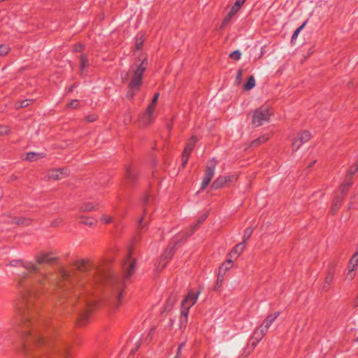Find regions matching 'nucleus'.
<instances>
[{"mask_svg": "<svg viewBox=\"0 0 358 358\" xmlns=\"http://www.w3.org/2000/svg\"><path fill=\"white\" fill-rule=\"evenodd\" d=\"M11 266L22 267L28 272H36L31 279V283L22 293L21 301L16 305V313L21 320L20 335V342L16 345V351L23 355L29 352V345H44L48 350L52 348L49 338L43 336V324L36 321L38 308L41 297L50 282L48 274L38 272V266L32 262H23L22 260H13Z\"/></svg>", "mask_w": 358, "mask_h": 358, "instance_id": "1", "label": "nucleus"}, {"mask_svg": "<svg viewBox=\"0 0 358 358\" xmlns=\"http://www.w3.org/2000/svg\"><path fill=\"white\" fill-rule=\"evenodd\" d=\"M136 260L131 257L129 250L122 266L124 271V279L109 271L94 267L88 260L76 262L71 271H62L61 278L65 283L72 286H86L105 284L110 294L109 306L113 310H117L122 301V294L125 287V281L134 273Z\"/></svg>", "mask_w": 358, "mask_h": 358, "instance_id": "2", "label": "nucleus"}, {"mask_svg": "<svg viewBox=\"0 0 358 358\" xmlns=\"http://www.w3.org/2000/svg\"><path fill=\"white\" fill-rule=\"evenodd\" d=\"M148 66V59L133 64L129 71H122L120 78L123 83H128L127 97L132 99L135 94L141 90L143 83V75Z\"/></svg>", "mask_w": 358, "mask_h": 358, "instance_id": "3", "label": "nucleus"}, {"mask_svg": "<svg viewBox=\"0 0 358 358\" xmlns=\"http://www.w3.org/2000/svg\"><path fill=\"white\" fill-rule=\"evenodd\" d=\"M271 113L267 106H262L253 112L252 124L255 127H259L269 121Z\"/></svg>", "mask_w": 358, "mask_h": 358, "instance_id": "4", "label": "nucleus"}, {"mask_svg": "<svg viewBox=\"0 0 358 358\" xmlns=\"http://www.w3.org/2000/svg\"><path fill=\"white\" fill-rule=\"evenodd\" d=\"M217 162L213 159L208 162L205 175L201 185V189H204L210 184L215 175V169Z\"/></svg>", "mask_w": 358, "mask_h": 358, "instance_id": "5", "label": "nucleus"}, {"mask_svg": "<svg viewBox=\"0 0 358 358\" xmlns=\"http://www.w3.org/2000/svg\"><path fill=\"white\" fill-rule=\"evenodd\" d=\"M159 96V93H156L154 95L152 103L148 106L145 112L142 115L141 117V122L143 124H149L152 122L155 106L158 100Z\"/></svg>", "mask_w": 358, "mask_h": 358, "instance_id": "6", "label": "nucleus"}, {"mask_svg": "<svg viewBox=\"0 0 358 358\" xmlns=\"http://www.w3.org/2000/svg\"><path fill=\"white\" fill-rule=\"evenodd\" d=\"M201 292V289L198 290L196 292H194L193 291L190 290L187 293L185 299L182 301L180 308L185 310L186 309L187 310L189 311L190 308L192 306H194L197 301L198 297Z\"/></svg>", "mask_w": 358, "mask_h": 358, "instance_id": "7", "label": "nucleus"}, {"mask_svg": "<svg viewBox=\"0 0 358 358\" xmlns=\"http://www.w3.org/2000/svg\"><path fill=\"white\" fill-rule=\"evenodd\" d=\"M81 301L85 306L80 314V323L83 325L88 320L90 312L94 307V303L92 301L87 300L84 296H82Z\"/></svg>", "mask_w": 358, "mask_h": 358, "instance_id": "8", "label": "nucleus"}, {"mask_svg": "<svg viewBox=\"0 0 358 358\" xmlns=\"http://www.w3.org/2000/svg\"><path fill=\"white\" fill-rule=\"evenodd\" d=\"M358 171V161L356 162L349 169L345 182L340 187L341 193L343 195L352 185V176Z\"/></svg>", "mask_w": 358, "mask_h": 358, "instance_id": "9", "label": "nucleus"}, {"mask_svg": "<svg viewBox=\"0 0 358 358\" xmlns=\"http://www.w3.org/2000/svg\"><path fill=\"white\" fill-rule=\"evenodd\" d=\"M310 134L308 131H303L300 133L293 141L292 143V150H298L301 146L308 142L310 139Z\"/></svg>", "mask_w": 358, "mask_h": 358, "instance_id": "10", "label": "nucleus"}, {"mask_svg": "<svg viewBox=\"0 0 358 358\" xmlns=\"http://www.w3.org/2000/svg\"><path fill=\"white\" fill-rule=\"evenodd\" d=\"M353 271H358V251L350 260L346 279L352 280L354 278L355 275L352 274Z\"/></svg>", "mask_w": 358, "mask_h": 358, "instance_id": "11", "label": "nucleus"}, {"mask_svg": "<svg viewBox=\"0 0 358 358\" xmlns=\"http://www.w3.org/2000/svg\"><path fill=\"white\" fill-rule=\"evenodd\" d=\"M244 3V0H236L235 1L228 15L224 17L222 25L227 24L231 20V17L240 10Z\"/></svg>", "mask_w": 358, "mask_h": 358, "instance_id": "12", "label": "nucleus"}, {"mask_svg": "<svg viewBox=\"0 0 358 358\" xmlns=\"http://www.w3.org/2000/svg\"><path fill=\"white\" fill-rule=\"evenodd\" d=\"M280 312H275L274 313L269 314L262 322V324L259 326L262 328V329L268 331L271 325L273 323V322L278 318L280 315Z\"/></svg>", "mask_w": 358, "mask_h": 358, "instance_id": "13", "label": "nucleus"}, {"mask_svg": "<svg viewBox=\"0 0 358 358\" xmlns=\"http://www.w3.org/2000/svg\"><path fill=\"white\" fill-rule=\"evenodd\" d=\"M175 252V248L172 245H169L164 253L160 257V264H162V267L164 268L166 264V261L170 259Z\"/></svg>", "mask_w": 358, "mask_h": 358, "instance_id": "14", "label": "nucleus"}, {"mask_svg": "<svg viewBox=\"0 0 358 358\" xmlns=\"http://www.w3.org/2000/svg\"><path fill=\"white\" fill-rule=\"evenodd\" d=\"M246 244L241 242L236 245L229 253L231 259L237 258L245 249Z\"/></svg>", "mask_w": 358, "mask_h": 358, "instance_id": "15", "label": "nucleus"}, {"mask_svg": "<svg viewBox=\"0 0 358 358\" xmlns=\"http://www.w3.org/2000/svg\"><path fill=\"white\" fill-rule=\"evenodd\" d=\"M55 259L51 253H42L36 257L38 264H43L45 263H50Z\"/></svg>", "mask_w": 358, "mask_h": 358, "instance_id": "16", "label": "nucleus"}, {"mask_svg": "<svg viewBox=\"0 0 358 358\" xmlns=\"http://www.w3.org/2000/svg\"><path fill=\"white\" fill-rule=\"evenodd\" d=\"M266 333L267 331L262 329V327H258L255 331L252 337V340L253 341L252 345L255 346L264 338Z\"/></svg>", "mask_w": 358, "mask_h": 358, "instance_id": "17", "label": "nucleus"}, {"mask_svg": "<svg viewBox=\"0 0 358 358\" xmlns=\"http://www.w3.org/2000/svg\"><path fill=\"white\" fill-rule=\"evenodd\" d=\"M189 310L180 308V315L179 319V327L180 329L184 330L188 322Z\"/></svg>", "mask_w": 358, "mask_h": 358, "instance_id": "18", "label": "nucleus"}, {"mask_svg": "<svg viewBox=\"0 0 358 358\" xmlns=\"http://www.w3.org/2000/svg\"><path fill=\"white\" fill-rule=\"evenodd\" d=\"M334 272H335L334 267L329 268V269L327 272V274L326 275L325 280H324V282L323 285V289H327L329 287V286L334 279Z\"/></svg>", "mask_w": 358, "mask_h": 358, "instance_id": "19", "label": "nucleus"}, {"mask_svg": "<svg viewBox=\"0 0 358 358\" xmlns=\"http://www.w3.org/2000/svg\"><path fill=\"white\" fill-rule=\"evenodd\" d=\"M8 222H10L12 224H18V225L28 226L31 224V221L30 219H27L24 217H20L10 218V220H8Z\"/></svg>", "mask_w": 358, "mask_h": 358, "instance_id": "20", "label": "nucleus"}, {"mask_svg": "<svg viewBox=\"0 0 358 358\" xmlns=\"http://www.w3.org/2000/svg\"><path fill=\"white\" fill-rule=\"evenodd\" d=\"M225 184L226 178L224 176H219L213 181L211 187L216 189L224 187Z\"/></svg>", "mask_w": 358, "mask_h": 358, "instance_id": "21", "label": "nucleus"}, {"mask_svg": "<svg viewBox=\"0 0 358 358\" xmlns=\"http://www.w3.org/2000/svg\"><path fill=\"white\" fill-rule=\"evenodd\" d=\"M197 141V139L195 136H192L190 139L188 141V142L186 144V146L185 148L184 152L188 154H190L193 148H194L196 143Z\"/></svg>", "mask_w": 358, "mask_h": 358, "instance_id": "22", "label": "nucleus"}, {"mask_svg": "<svg viewBox=\"0 0 358 358\" xmlns=\"http://www.w3.org/2000/svg\"><path fill=\"white\" fill-rule=\"evenodd\" d=\"M45 157V154L41 152H28L27 154L26 159L28 161H36Z\"/></svg>", "mask_w": 358, "mask_h": 358, "instance_id": "23", "label": "nucleus"}, {"mask_svg": "<svg viewBox=\"0 0 358 358\" xmlns=\"http://www.w3.org/2000/svg\"><path fill=\"white\" fill-rule=\"evenodd\" d=\"M255 79L253 76H250L248 80V81L243 85V90L249 91L252 90L255 86Z\"/></svg>", "mask_w": 358, "mask_h": 358, "instance_id": "24", "label": "nucleus"}, {"mask_svg": "<svg viewBox=\"0 0 358 358\" xmlns=\"http://www.w3.org/2000/svg\"><path fill=\"white\" fill-rule=\"evenodd\" d=\"M342 200V196H336L335 200L334 201V203L331 208V212L334 215L336 213L338 209L341 206V203Z\"/></svg>", "mask_w": 358, "mask_h": 358, "instance_id": "25", "label": "nucleus"}, {"mask_svg": "<svg viewBox=\"0 0 358 358\" xmlns=\"http://www.w3.org/2000/svg\"><path fill=\"white\" fill-rule=\"evenodd\" d=\"M94 209H96V206L92 202L84 203L80 207V210L82 212L91 211Z\"/></svg>", "mask_w": 358, "mask_h": 358, "instance_id": "26", "label": "nucleus"}, {"mask_svg": "<svg viewBox=\"0 0 358 358\" xmlns=\"http://www.w3.org/2000/svg\"><path fill=\"white\" fill-rule=\"evenodd\" d=\"M233 265L232 259L229 258L225 262H224L220 267V272L223 271L224 274L229 271Z\"/></svg>", "mask_w": 358, "mask_h": 358, "instance_id": "27", "label": "nucleus"}, {"mask_svg": "<svg viewBox=\"0 0 358 358\" xmlns=\"http://www.w3.org/2000/svg\"><path fill=\"white\" fill-rule=\"evenodd\" d=\"M144 43V38L142 34H138L136 36V48L140 50Z\"/></svg>", "mask_w": 358, "mask_h": 358, "instance_id": "28", "label": "nucleus"}, {"mask_svg": "<svg viewBox=\"0 0 358 358\" xmlns=\"http://www.w3.org/2000/svg\"><path fill=\"white\" fill-rule=\"evenodd\" d=\"M55 352L59 355L60 358H66L68 356V348L66 346L63 347L62 349H56Z\"/></svg>", "mask_w": 358, "mask_h": 358, "instance_id": "29", "label": "nucleus"}, {"mask_svg": "<svg viewBox=\"0 0 358 358\" xmlns=\"http://www.w3.org/2000/svg\"><path fill=\"white\" fill-rule=\"evenodd\" d=\"M252 229L250 227H248L244 231L243 236V241L246 244V241L250 238L251 236V234H252Z\"/></svg>", "mask_w": 358, "mask_h": 358, "instance_id": "30", "label": "nucleus"}, {"mask_svg": "<svg viewBox=\"0 0 358 358\" xmlns=\"http://www.w3.org/2000/svg\"><path fill=\"white\" fill-rule=\"evenodd\" d=\"M82 224H85V225H88V226H93L94 224V220L92 218H89V217H80V221Z\"/></svg>", "mask_w": 358, "mask_h": 358, "instance_id": "31", "label": "nucleus"}, {"mask_svg": "<svg viewBox=\"0 0 358 358\" xmlns=\"http://www.w3.org/2000/svg\"><path fill=\"white\" fill-rule=\"evenodd\" d=\"M269 138V136L268 135H263L262 136L257 138L252 142V144L255 145H259L260 143H264L267 141Z\"/></svg>", "mask_w": 358, "mask_h": 358, "instance_id": "32", "label": "nucleus"}, {"mask_svg": "<svg viewBox=\"0 0 358 358\" xmlns=\"http://www.w3.org/2000/svg\"><path fill=\"white\" fill-rule=\"evenodd\" d=\"M10 51V48L7 45H0V56H6Z\"/></svg>", "mask_w": 358, "mask_h": 358, "instance_id": "33", "label": "nucleus"}, {"mask_svg": "<svg viewBox=\"0 0 358 358\" xmlns=\"http://www.w3.org/2000/svg\"><path fill=\"white\" fill-rule=\"evenodd\" d=\"M241 52L238 50L232 52L229 55V57L236 61L239 60L241 59Z\"/></svg>", "mask_w": 358, "mask_h": 358, "instance_id": "34", "label": "nucleus"}, {"mask_svg": "<svg viewBox=\"0 0 358 358\" xmlns=\"http://www.w3.org/2000/svg\"><path fill=\"white\" fill-rule=\"evenodd\" d=\"M307 22V20L305 21L299 27H298L295 31L292 34V39H294V38H296L299 32L303 29V27H305L306 24Z\"/></svg>", "mask_w": 358, "mask_h": 358, "instance_id": "35", "label": "nucleus"}, {"mask_svg": "<svg viewBox=\"0 0 358 358\" xmlns=\"http://www.w3.org/2000/svg\"><path fill=\"white\" fill-rule=\"evenodd\" d=\"M80 59H81L80 72H81V73H83L84 69L87 65V57L84 55H81Z\"/></svg>", "mask_w": 358, "mask_h": 358, "instance_id": "36", "label": "nucleus"}, {"mask_svg": "<svg viewBox=\"0 0 358 358\" xmlns=\"http://www.w3.org/2000/svg\"><path fill=\"white\" fill-rule=\"evenodd\" d=\"M135 176H136V171L134 169H131V168L127 169V176L129 179H130V180L134 179Z\"/></svg>", "mask_w": 358, "mask_h": 358, "instance_id": "37", "label": "nucleus"}, {"mask_svg": "<svg viewBox=\"0 0 358 358\" xmlns=\"http://www.w3.org/2000/svg\"><path fill=\"white\" fill-rule=\"evenodd\" d=\"M62 172L59 171H53L50 173V178L55 180H60L62 178L59 176L62 174Z\"/></svg>", "mask_w": 358, "mask_h": 358, "instance_id": "38", "label": "nucleus"}, {"mask_svg": "<svg viewBox=\"0 0 358 358\" xmlns=\"http://www.w3.org/2000/svg\"><path fill=\"white\" fill-rule=\"evenodd\" d=\"M206 217L207 215H205L202 219L198 220L197 222L194 226L192 227V230L189 236L194 233L195 229L206 219Z\"/></svg>", "mask_w": 358, "mask_h": 358, "instance_id": "39", "label": "nucleus"}, {"mask_svg": "<svg viewBox=\"0 0 358 358\" xmlns=\"http://www.w3.org/2000/svg\"><path fill=\"white\" fill-rule=\"evenodd\" d=\"M189 155L190 154H188V153H186V152H183L182 155V166H185L186 165V164L187 163Z\"/></svg>", "mask_w": 358, "mask_h": 358, "instance_id": "40", "label": "nucleus"}, {"mask_svg": "<svg viewBox=\"0 0 358 358\" xmlns=\"http://www.w3.org/2000/svg\"><path fill=\"white\" fill-rule=\"evenodd\" d=\"M242 76H243V70L239 69L237 71L236 76V82L237 84H240L242 80Z\"/></svg>", "mask_w": 358, "mask_h": 358, "instance_id": "41", "label": "nucleus"}, {"mask_svg": "<svg viewBox=\"0 0 358 358\" xmlns=\"http://www.w3.org/2000/svg\"><path fill=\"white\" fill-rule=\"evenodd\" d=\"M101 220L104 224H109L112 222L113 217L109 215H103Z\"/></svg>", "mask_w": 358, "mask_h": 358, "instance_id": "42", "label": "nucleus"}, {"mask_svg": "<svg viewBox=\"0 0 358 358\" xmlns=\"http://www.w3.org/2000/svg\"><path fill=\"white\" fill-rule=\"evenodd\" d=\"M226 178V184L228 182H232L237 180V176L235 175H231L227 176H224Z\"/></svg>", "mask_w": 358, "mask_h": 358, "instance_id": "43", "label": "nucleus"}, {"mask_svg": "<svg viewBox=\"0 0 358 358\" xmlns=\"http://www.w3.org/2000/svg\"><path fill=\"white\" fill-rule=\"evenodd\" d=\"M33 101L31 99H24L20 101V107L25 108L30 105Z\"/></svg>", "mask_w": 358, "mask_h": 358, "instance_id": "44", "label": "nucleus"}, {"mask_svg": "<svg viewBox=\"0 0 358 358\" xmlns=\"http://www.w3.org/2000/svg\"><path fill=\"white\" fill-rule=\"evenodd\" d=\"M9 132V129L3 125H0V135H6L8 134Z\"/></svg>", "mask_w": 358, "mask_h": 358, "instance_id": "45", "label": "nucleus"}, {"mask_svg": "<svg viewBox=\"0 0 358 358\" xmlns=\"http://www.w3.org/2000/svg\"><path fill=\"white\" fill-rule=\"evenodd\" d=\"M78 105H79L78 101L75 99V100H72L71 101V103L69 104V106L73 108H77Z\"/></svg>", "mask_w": 358, "mask_h": 358, "instance_id": "46", "label": "nucleus"}, {"mask_svg": "<svg viewBox=\"0 0 358 358\" xmlns=\"http://www.w3.org/2000/svg\"><path fill=\"white\" fill-rule=\"evenodd\" d=\"M85 120L89 122H92L96 120V116L95 115H90L85 117Z\"/></svg>", "mask_w": 358, "mask_h": 358, "instance_id": "47", "label": "nucleus"}, {"mask_svg": "<svg viewBox=\"0 0 358 358\" xmlns=\"http://www.w3.org/2000/svg\"><path fill=\"white\" fill-rule=\"evenodd\" d=\"M224 278V273L222 275L221 272L217 275V284H221Z\"/></svg>", "mask_w": 358, "mask_h": 358, "instance_id": "48", "label": "nucleus"}, {"mask_svg": "<svg viewBox=\"0 0 358 358\" xmlns=\"http://www.w3.org/2000/svg\"><path fill=\"white\" fill-rule=\"evenodd\" d=\"M83 49V45L82 44H78L75 46L74 50L76 52H80Z\"/></svg>", "mask_w": 358, "mask_h": 358, "instance_id": "49", "label": "nucleus"}, {"mask_svg": "<svg viewBox=\"0 0 358 358\" xmlns=\"http://www.w3.org/2000/svg\"><path fill=\"white\" fill-rule=\"evenodd\" d=\"M185 343H186V341H184L182 343H181L179 346H178V348H179V351H181L182 349L184 348V346L185 345Z\"/></svg>", "mask_w": 358, "mask_h": 358, "instance_id": "50", "label": "nucleus"}, {"mask_svg": "<svg viewBox=\"0 0 358 358\" xmlns=\"http://www.w3.org/2000/svg\"><path fill=\"white\" fill-rule=\"evenodd\" d=\"M149 199H149V196H146L143 199V202H144L145 203H148Z\"/></svg>", "mask_w": 358, "mask_h": 358, "instance_id": "51", "label": "nucleus"}, {"mask_svg": "<svg viewBox=\"0 0 358 358\" xmlns=\"http://www.w3.org/2000/svg\"><path fill=\"white\" fill-rule=\"evenodd\" d=\"M181 351H179V348H178L177 354L175 358H179Z\"/></svg>", "mask_w": 358, "mask_h": 358, "instance_id": "52", "label": "nucleus"}, {"mask_svg": "<svg viewBox=\"0 0 358 358\" xmlns=\"http://www.w3.org/2000/svg\"><path fill=\"white\" fill-rule=\"evenodd\" d=\"M153 331H154V329H152L148 336V337L150 338V339L152 338V334Z\"/></svg>", "mask_w": 358, "mask_h": 358, "instance_id": "53", "label": "nucleus"}, {"mask_svg": "<svg viewBox=\"0 0 358 358\" xmlns=\"http://www.w3.org/2000/svg\"><path fill=\"white\" fill-rule=\"evenodd\" d=\"M138 348V346H137L135 349H132L131 351V353L134 354L136 352V351L137 350Z\"/></svg>", "mask_w": 358, "mask_h": 358, "instance_id": "54", "label": "nucleus"}, {"mask_svg": "<svg viewBox=\"0 0 358 358\" xmlns=\"http://www.w3.org/2000/svg\"><path fill=\"white\" fill-rule=\"evenodd\" d=\"M315 162H316V161H315V160L313 161V162L310 164L309 167H310V166H312L313 164H315Z\"/></svg>", "mask_w": 358, "mask_h": 358, "instance_id": "55", "label": "nucleus"}, {"mask_svg": "<svg viewBox=\"0 0 358 358\" xmlns=\"http://www.w3.org/2000/svg\"><path fill=\"white\" fill-rule=\"evenodd\" d=\"M143 217H142L141 219H140L139 220V224H141L142 222H143Z\"/></svg>", "mask_w": 358, "mask_h": 358, "instance_id": "56", "label": "nucleus"}, {"mask_svg": "<svg viewBox=\"0 0 358 358\" xmlns=\"http://www.w3.org/2000/svg\"><path fill=\"white\" fill-rule=\"evenodd\" d=\"M130 119H131V117H130V115H128V121H129V120H130Z\"/></svg>", "mask_w": 358, "mask_h": 358, "instance_id": "57", "label": "nucleus"}, {"mask_svg": "<svg viewBox=\"0 0 358 358\" xmlns=\"http://www.w3.org/2000/svg\"><path fill=\"white\" fill-rule=\"evenodd\" d=\"M73 90V87H71L69 90L71 91Z\"/></svg>", "mask_w": 358, "mask_h": 358, "instance_id": "58", "label": "nucleus"}, {"mask_svg": "<svg viewBox=\"0 0 358 358\" xmlns=\"http://www.w3.org/2000/svg\"><path fill=\"white\" fill-rule=\"evenodd\" d=\"M357 341H358V336H357Z\"/></svg>", "mask_w": 358, "mask_h": 358, "instance_id": "59", "label": "nucleus"}, {"mask_svg": "<svg viewBox=\"0 0 358 358\" xmlns=\"http://www.w3.org/2000/svg\"><path fill=\"white\" fill-rule=\"evenodd\" d=\"M246 0H244V2H245Z\"/></svg>", "mask_w": 358, "mask_h": 358, "instance_id": "60", "label": "nucleus"}, {"mask_svg": "<svg viewBox=\"0 0 358 358\" xmlns=\"http://www.w3.org/2000/svg\"><path fill=\"white\" fill-rule=\"evenodd\" d=\"M357 300H358V296H357Z\"/></svg>", "mask_w": 358, "mask_h": 358, "instance_id": "61", "label": "nucleus"}]
</instances>
